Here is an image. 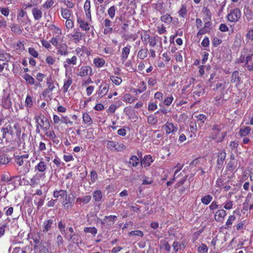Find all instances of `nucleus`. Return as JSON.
Masks as SVG:
<instances>
[{
  "label": "nucleus",
  "mask_w": 253,
  "mask_h": 253,
  "mask_svg": "<svg viewBox=\"0 0 253 253\" xmlns=\"http://www.w3.org/2000/svg\"><path fill=\"white\" fill-rule=\"evenodd\" d=\"M78 61L77 57L75 55L73 56L71 58H67L66 59L65 61L63 62V66L66 69V71L71 66H75L77 65Z\"/></svg>",
  "instance_id": "nucleus-10"
},
{
  "label": "nucleus",
  "mask_w": 253,
  "mask_h": 253,
  "mask_svg": "<svg viewBox=\"0 0 253 253\" xmlns=\"http://www.w3.org/2000/svg\"><path fill=\"white\" fill-rule=\"evenodd\" d=\"M148 54V50L147 49H141L137 53V57L141 59L145 58Z\"/></svg>",
  "instance_id": "nucleus-38"
},
{
  "label": "nucleus",
  "mask_w": 253,
  "mask_h": 253,
  "mask_svg": "<svg viewBox=\"0 0 253 253\" xmlns=\"http://www.w3.org/2000/svg\"><path fill=\"white\" fill-rule=\"evenodd\" d=\"M109 88L106 84H101L99 87L98 95L102 97L105 95L108 91Z\"/></svg>",
  "instance_id": "nucleus-26"
},
{
  "label": "nucleus",
  "mask_w": 253,
  "mask_h": 253,
  "mask_svg": "<svg viewBox=\"0 0 253 253\" xmlns=\"http://www.w3.org/2000/svg\"><path fill=\"white\" fill-rule=\"evenodd\" d=\"M137 38L136 34H128L125 36V39L128 41H134Z\"/></svg>",
  "instance_id": "nucleus-50"
},
{
  "label": "nucleus",
  "mask_w": 253,
  "mask_h": 253,
  "mask_svg": "<svg viewBox=\"0 0 253 253\" xmlns=\"http://www.w3.org/2000/svg\"><path fill=\"white\" fill-rule=\"evenodd\" d=\"M236 217L234 214L230 215L225 223V226H227V228L230 227L232 224H233V222L235 220Z\"/></svg>",
  "instance_id": "nucleus-44"
},
{
  "label": "nucleus",
  "mask_w": 253,
  "mask_h": 253,
  "mask_svg": "<svg viewBox=\"0 0 253 253\" xmlns=\"http://www.w3.org/2000/svg\"><path fill=\"white\" fill-rule=\"evenodd\" d=\"M124 101L127 102L129 103H132L134 102V99L131 96L130 94L127 93L124 95Z\"/></svg>",
  "instance_id": "nucleus-48"
},
{
  "label": "nucleus",
  "mask_w": 253,
  "mask_h": 253,
  "mask_svg": "<svg viewBox=\"0 0 253 253\" xmlns=\"http://www.w3.org/2000/svg\"><path fill=\"white\" fill-rule=\"evenodd\" d=\"M163 128L165 130L166 133L168 135L170 133H175L178 129L177 126L170 122H167L163 126Z\"/></svg>",
  "instance_id": "nucleus-9"
},
{
  "label": "nucleus",
  "mask_w": 253,
  "mask_h": 253,
  "mask_svg": "<svg viewBox=\"0 0 253 253\" xmlns=\"http://www.w3.org/2000/svg\"><path fill=\"white\" fill-rule=\"evenodd\" d=\"M63 239L61 235H59L57 236L56 244L58 248H61L63 244Z\"/></svg>",
  "instance_id": "nucleus-51"
},
{
  "label": "nucleus",
  "mask_w": 253,
  "mask_h": 253,
  "mask_svg": "<svg viewBox=\"0 0 253 253\" xmlns=\"http://www.w3.org/2000/svg\"><path fill=\"white\" fill-rule=\"evenodd\" d=\"M28 51L29 54L35 58H37L39 56L38 52L35 48L33 47H29L28 49Z\"/></svg>",
  "instance_id": "nucleus-56"
},
{
  "label": "nucleus",
  "mask_w": 253,
  "mask_h": 253,
  "mask_svg": "<svg viewBox=\"0 0 253 253\" xmlns=\"http://www.w3.org/2000/svg\"><path fill=\"white\" fill-rule=\"evenodd\" d=\"M37 121L40 127L45 130L49 129L50 124L48 119L44 116H39L37 119Z\"/></svg>",
  "instance_id": "nucleus-5"
},
{
  "label": "nucleus",
  "mask_w": 253,
  "mask_h": 253,
  "mask_svg": "<svg viewBox=\"0 0 253 253\" xmlns=\"http://www.w3.org/2000/svg\"><path fill=\"white\" fill-rule=\"evenodd\" d=\"M65 19H66V21L65 22L66 27L67 29H72L73 28L74 24L73 21L70 19V17H64Z\"/></svg>",
  "instance_id": "nucleus-45"
},
{
  "label": "nucleus",
  "mask_w": 253,
  "mask_h": 253,
  "mask_svg": "<svg viewBox=\"0 0 253 253\" xmlns=\"http://www.w3.org/2000/svg\"><path fill=\"white\" fill-rule=\"evenodd\" d=\"M52 95V91L50 90H48L47 88L45 89L44 91L42 92V96L44 97L51 98Z\"/></svg>",
  "instance_id": "nucleus-60"
},
{
  "label": "nucleus",
  "mask_w": 253,
  "mask_h": 253,
  "mask_svg": "<svg viewBox=\"0 0 253 253\" xmlns=\"http://www.w3.org/2000/svg\"><path fill=\"white\" fill-rule=\"evenodd\" d=\"M53 223V221L51 219L45 220L43 221L42 225V232L46 233L50 230L52 225Z\"/></svg>",
  "instance_id": "nucleus-16"
},
{
  "label": "nucleus",
  "mask_w": 253,
  "mask_h": 253,
  "mask_svg": "<svg viewBox=\"0 0 253 253\" xmlns=\"http://www.w3.org/2000/svg\"><path fill=\"white\" fill-rule=\"evenodd\" d=\"M253 58V54L251 55L248 56L246 57V67L250 71H253V63H252V59Z\"/></svg>",
  "instance_id": "nucleus-24"
},
{
  "label": "nucleus",
  "mask_w": 253,
  "mask_h": 253,
  "mask_svg": "<svg viewBox=\"0 0 253 253\" xmlns=\"http://www.w3.org/2000/svg\"><path fill=\"white\" fill-rule=\"evenodd\" d=\"M212 197L210 195L205 196L201 198V202L205 205H209L212 201Z\"/></svg>",
  "instance_id": "nucleus-41"
},
{
  "label": "nucleus",
  "mask_w": 253,
  "mask_h": 253,
  "mask_svg": "<svg viewBox=\"0 0 253 253\" xmlns=\"http://www.w3.org/2000/svg\"><path fill=\"white\" fill-rule=\"evenodd\" d=\"M85 233H90L94 236L97 233V229L94 227H86L84 229Z\"/></svg>",
  "instance_id": "nucleus-40"
},
{
  "label": "nucleus",
  "mask_w": 253,
  "mask_h": 253,
  "mask_svg": "<svg viewBox=\"0 0 253 253\" xmlns=\"http://www.w3.org/2000/svg\"><path fill=\"white\" fill-rule=\"evenodd\" d=\"M45 135L52 139H54L56 138V135L54 131L52 130H47L45 132ZM53 142H55V140H53Z\"/></svg>",
  "instance_id": "nucleus-52"
},
{
  "label": "nucleus",
  "mask_w": 253,
  "mask_h": 253,
  "mask_svg": "<svg viewBox=\"0 0 253 253\" xmlns=\"http://www.w3.org/2000/svg\"><path fill=\"white\" fill-rule=\"evenodd\" d=\"M65 76L66 78L64 80L63 86L62 89L64 92L66 93L68 91V89L73 83V80L72 78L68 75L67 71L65 73Z\"/></svg>",
  "instance_id": "nucleus-12"
},
{
  "label": "nucleus",
  "mask_w": 253,
  "mask_h": 253,
  "mask_svg": "<svg viewBox=\"0 0 253 253\" xmlns=\"http://www.w3.org/2000/svg\"><path fill=\"white\" fill-rule=\"evenodd\" d=\"M139 163V160L136 156H132L129 159V164L133 167H136Z\"/></svg>",
  "instance_id": "nucleus-43"
},
{
  "label": "nucleus",
  "mask_w": 253,
  "mask_h": 253,
  "mask_svg": "<svg viewBox=\"0 0 253 253\" xmlns=\"http://www.w3.org/2000/svg\"><path fill=\"white\" fill-rule=\"evenodd\" d=\"M251 128L250 126H242L239 130V134L241 137H245L250 133Z\"/></svg>",
  "instance_id": "nucleus-25"
},
{
  "label": "nucleus",
  "mask_w": 253,
  "mask_h": 253,
  "mask_svg": "<svg viewBox=\"0 0 253 253\" xmlns=\"http://www.w3.org/2000/svg\"><path fill=\"white\" fill-rule=\"evenodd\" d=\"M47 168V166L43 158L41 159L40 162L35 167V170L41 172V173H44Z\"/></svg>",
  "instance_id": "nucleus-15"
},
{
  "label": "nucleus",
  "mask_w": 253,
  "mask_h": 253,
  "mask_svg": "<svg viewBox=\"0 0 253 253\" xmlns=\"http://www.w3.org/2000/svg\"><path fill=\"white\" fill-rule=\"evenodd\" d=\"M106 147L111 151L117 152L122 151L126 148V147L124 145V144L110 140L107 141Z\"/></svg>",
  "instance_id": "nucleus-3"
},
{
  "label": "nucleus",
  "mask_w": 253,
  "mask_h": 253,
  "mask_svg": "<svg viewBox=\"0 0 253 253\" xmlns=\"http://www.w3.org/2000/svg\"><path fill=\"white\" fill-rule=\"evenodd\" d=\"M222 206L224 210H231L233 208V201L230 200H226L224 203L221 206V207Z\"/></svg>",
  "instance_id": "nucleus-31"
},
{
  "label": "nucleus",
  "mask_w": 253,
  "mask_h": 253,
  "mask_svg": "<svg viewBox=\"0 0 253 253\" xmlns=\"http://www.w3.org/2000/svg\"><path fill=\"white\" fill-rule=\"evenodd\" d=\"M161 20L166 23L172 22L174 25L178 23V19L176 17H161Z\"/></svg>",
  "instance_id": "nucleus-32"
},
{
  "label": "nucleus",
  "mask_w": 253,
  "mask_h": 253,
  "mask_svg": "<svg viewBox=\"0 0 253 253\" xmlns=\"http://www.w3.org/2000/svg\"><path fill=\"white\" fill-rule=\"evenodd\" d=\"M247 38L248 42H251L253 44V29L248 31V33L247 34Z\"/></svg>",
  "instance_id": "nucleus-64"
},
{
  "label": "nucleus",
  "mask_w": 253,
  "mask_h": 253,
  "mask_svg": "<svg viewBox=\"0 0 253 253\" xmlns=\"http://www.w3.org/2000/svg\"><path fill=\"white\" fill-rule=\"evenodd\" d=\"M2 105L5 108H9L11 106L10 98L8 96L4 97L2 99Z\"/></svg>",
  "instance_id": "nucleus-30"
},
{
  "label": "nucleus",
  "mask_w": 253,
  "mask_h": 253,
  "mask_svg": "<svg viewBox=\"0 0 253 253\" xmlns=\"http://www.w3.org/2000/svg\"><path fill=\"white\" fill-rule=\"evenodd\" d=\"M62 204L65 209H69L73 207V203L70 201V197H68L67 200L62 201Z\"/></svg>",
  "instance_id": "nucleus-37"
},
{
  "label": "nucleus",
  "mask_w": 253,
  "mask_h": 253,
  "mask_svg": "<svg viewBox=\"0 0 253 253\" xmlns=\"http://www.w3.org/2000/svg\"><path fill=\"white\" fill-rule=\"evenodd\" d=\"M155 113L150 115L147 118V122L149 125H155L158 123V119L155 117Z\"/></svg>",
  "instance_id": "nucleus-34"
},
{
  "label": "nucleus",
  "mask_w": 253,
  "mask_h": 253,
  "mask_svg": "<svg viewBox=\"0 0 253 253\" xmlns=\"http://www.w3.org/2000/svg\"><path fill=\"white\" fill-rule=\"evenodd\" d=\"M45 177L44 173H36L30 179V185L34 187L40 184L41 179H44Z\"/></svg>",
  "instance_id": "nucleus-7"
},
{
  "label": "nucleus",
  "mask_w": 253,
  "mask_h": 253,
  "mask_svg": "<svg viewBox=\"0 0 253 253\" xmlns=\"http://www.w3.org/2000/svg\"><path fill=\"white\" fill-rule=\"evenodd\" d=\"M207 18V19L206 18L205 19V21L206 22L204 24V27H203V28L205 30H207L209 32H210L211 29V23L210 22V20H211L210 17H208Z\"/></svg>",
  "instance_id": "nucleus-47"
},
{
  "label": "nucleus",
  "mask_w": 253,
  "mask_h": 253,
  "mask_svg": "<svg viewBox=\"0 0 253 253\" xmlns=\"http://www.w3.org/2000/svg\"><path fill=\"white\" fill-rule=\"evenodd\" d=\"M173 99H174L173 97L172 96H170L164 99L163 103L165 105L169 106L171 104Z\"/></svg>",
  "instance_id": "nucleus-54"
},
{
  "label": "nucleus",
  "mask_w": 253,
  "mask_h": 253,
  "mask_svg": "<svg viewBox=\"0 0 253 253\" xmlns=\"http://www.w3.org/2000/svg\"><path fill=\"white\" fill-rule=\"evenodd\" d=\"M91 200V196L89 195H86L82 197H80L77 198L76 203L81 206H83L88 204Z\"/></svg>",
  "instance_id": "nucleus-14"
},
{
  "label": "nucleus",
  "mask_w": 253,
  "mask_h": 253,
  "mask_svg": "<svg viewBox=\"0 0 253 253\" xmlns=\"http://www.w3.org/2000/svg\"><path fill=\"white\" fill-rule=\"evenodd\" d=\"M92 197L95 202H100L102 198V193L101 190H97L93 192Z\"/></svg>",
  "instance_id": "nucleus-29"
},
{
  "label": "nucleus",
  "mask_w": 253,
  "mask_h": 253,
  "mask_svg": "<svg viewBox=\"0 0 253 253\" xmlns=\"http://www.w3.org/2000/svg\"><path fill=\"white\" fill-rule=\"evenodd\" d=\"M153 162L152 157L150 155L145 156L141 162V164L144 167H148L150 166Z\"/></svg>",
  "instance_id": "nucleus-22"
},
{
  "label": "nucleus",
  "mask_w": 253,
  "mask_h": 253,
  "mask_svg": "<svg viewBox=\"0 0 253 253\" xmlns=\"http://www.w3.org/2000/svg\"><path fill=\"white\" fill-rule=\"evenodd\" d=\"M54 1L53 0H47L43 4V7L48 9L50 8L54 4Z\"/></svg>",
  "instance_id": "nucleus-62"
},
{
  "label": "nucleus",
  "mask_w": 253,
  "mask_h": 253,
  "mask_svg": "<svg viewBox=\"0 0 253 253\" xmlns=\"http://www.w3.org/2000/svg\"><path fill=\"white\" fill-rule=\"evenodd\" d=\"M53 196L56 199H60L62 201L67 200L68 198L67 192L64 190H55L53 192Z\"/></svg>",
  "instance_id": "nucleus-11"
},
{
  "label": "nucleus",
  "mask_w": 253,
  "mask_h": 253,
  "mask_svg": "<svg viewBox=\"0 0 253 253\" xmlns=\"http://www.w3.org/2000/svg\"><path fill=\"white\" fill-rule=\"evenodd\" d=\"M46 85H47V88L48 90H50L51 91H53V89L55 88V86L54 84V83L52 81L51 79H47L46 81Z\"/></svg>",
  "instance_id": "nucleus-49"
},
{
  "label": "nucleus",
  "mask_w": 253,
  "mask_h": 253,
  "mask_svg": "<svg viewBox=\"0 0 253 253\" xmlns=\"http://www.w3.org/2000/svg\"><path fill=\"white\" fill-rule=\"evenodd\" d=\"M110 79L111 81L116 85H119L122 83V79L115 76H110Z\"/></svg>",
  "instance_id": "nucleus-42"
},
{
  "label": "nucleus",
  "mask_w": 253,
  "mask_h": 253,
  "mask_svg": "<svg viewBox=\"0 0 253 253\" xmlns=\"http://www.w3.org/2000/svg\"><path fill=\"white\" fill-rule=\"evenodd\" d=\"M197 251L199 253H207L208 248L206 245L202 244L201 246L198 247Z\"/></svg>",
  "instance_id": "nucleus-46"
},
{
  "label": "nucleus",
  "mask_w": 253,
  "mask_h": 253,
  "mask_svg": "<svg viewBox=\"0 0 253 253\" xmlns=\"http://www.w3.org/2000/svg\"><path fill=\"white\" fill-rule=\"evenodd\" d=\"M46 63L49 65H53L55 62V59L51 56H48L45 58Z\"/></svg>",
  "instance_id": "nucleus-61"
},
{
  "label": "nucleus",
  "mask_w": 253,
  "mask_h": 253,
  "mask_svg": "<svg viewBox=\"0 0 253 253\" xmlns=\"http://www.w3.org/2000/svg\"><path fill=\"white\" fill-rule=\"evenodd\" d=\"M9 162L8 159L5 155L2 154L0 156V165L7 164Z\"/></svg>",
  "instance_id": "nucleus-57"
},
{
  "label": "nucleus",
  "mask_w": 253,
  "mask_h": 253,
  "mask_svg": "<svg viewBox=\"0 0 253 253\" xmlns=\"http://www.w3.org/2000/svg\"><path fill=\"white\" fill-rule=\"evenodd\" d=\"M131 46L129 45H127V46L124 47L122 49V56H121V59L123 60V61H125L130 52Z\"/></svg>",
  "instance_id": "nucleus-23"
},
{
  "label": "nucleus",
  "mask_w": 253,
  "mask_h": 253,
  "mask_svg": "<svg viewBox=\"0 0 253 253\" xmlns=\"http://www.w3.org/2000/svg\"><path fill=\"white\" fill-rule=\"evenodd\" d=\"M25 104H26V106L27 107H31L33 105V101H32V97L29 96V95H28L26 97V101H25Z\"/></svg>",
  "instance_id": "nucleus-63"
},
{
  "label": "nucleus",
  "mask_w": 253,
  "mask_h": 253,
  "mask_svg": "<svg viewBox=\"0 0 253 253\" xmlns=\"http://www.w3.org/2000/svg\"><path fill=\"white\" fill-rule=\"evenodd\" d=\"M72 39V41L75 43H77L82 39L83 34L80 31L79 29L74 30L73 34L67 36Z\"/></svg>",
  "instance_id": "nucleus-6"
},
{
  "label": "nucleus",
  "mask_w": 253,
  "mask_h": 253,
  "mask_svg": "<svg viewBox=\"0 0 253 253\" xmlns=\"http://www.w3.org/2000/svg\"><path fill=\"white\" fill-rule=\"evenodd\" d=\"M29 157V155L25 154L21 156H16L15 158V163L19 166H22L24 163V160H26Z\"/></svg>",
  "instance_id": "nucleus-21"
},
{
  "label": "nucleus",
  "mask_w": 253,
  "mask_h": 253,
  "mask_svg": "<svg viewBox=\"0 0 253 253\" xmlns=\"http://www.w3.org/2000/svg\"><path fill=\"white\" fill-rule=\"evenodd\" d=\"M226 153L224 151L221 152L218 155V159L217 160V165L219 167L223 164V161L226 157Z\"/></svg>",
  "instance_id": "nucleus-33"
},
{
  "label": "nucleus",
  "mask_w": 253,
  "mask_h": 253,
  "mask_svg": "<svg viewBox=\"0 0 253 253\" xmlns=\"http://www.w3.org/2000/svg\"><path fill=\"white\" fill-rule=\"evenodd\" d=\"M75 51L76 54L79 57L83 56L84 53L90 54V52L84 46L78 47L75 49Z\"/></svg>",
  "instance_id": "nucleus-20"
},
{
  "label": "nucleus",
  "mask_w": 253,
  "mask_h": 253,
  "mask_svg": "<svg viewBox=\"0 0 253 253\" xmlns=\"http://www.w3.org/2000/svg\"><path fill=\"white\" fill-rule=\"evenodd\" d=\"M227 215V212L223 209L217 210L214 214V220L218 222H223L225 217Z\"/></svg>",
  "instance_id": "nucleus-8"
},
{
  "label": "nucleus",
  "mask_w": 253,
  "mask_h": 253,
  "mask_svg": "<svg viewBox=\"0 0 253 253\" xmlns=\"http://www.w3.org/2000/svg\"><path fill=\"white\" fill-rule=\"evenodd\" d=\"M50 30L51 31L54 36L59 37L61 34V30L59 28L54 25H51L49 27Z\"/></svg>",
  "instance_id": "nucleus-27"
},
{
  "label": "nucleus",
  "mask_w": 253,
  "mask_h": 253,
  "mask_svg": "<svg viewBox=\"0 0 253 253\" xmlns=\"http://www.w3.org/2000/svg\"><path fill=\"white\" fill-rule=\"evenodd\" d=\"M83 121L85 124L90 125L92 123V120L89 114L87 113H84L83 115Z\"/></svg>",
  "instance_id": "nucleus-35"
},
{
  "label": "nucleus",
  "mask_w": 253,
  "mask_h": 253,
  "mask_svg": "<svg viewBox=\"0 0 253 253\" xmlns=\"http://www.w3.org/2000/svg\"><path fill=\"white\" fill-rule=\"evenodd\" d=\"M138 88H139V93H141L142 92L144 91L147 88L146 83L144 82H140V83L139 84L138 86Z\"/></svg>",
  "instance_id": "nucleus-53"
},
{
  "label": "nucleus",
  "mask_w": 253,
  "mask_h": 253,
  "mask_svg": "<svg viewBox=\"0 0 253 253\" xmlns=\"http://www.w3.org/2000/svg\"><path fill=\"white\" fill-rule=\"evenodd\" d=\"M186 245L187 243L185 241H182L180 244L174 241L172 244V247L175 252L177 253L179 250L185 248Z\"/></svg>",
  "instance_id": "nucleus-19"
},
{
  "label": "nucleus",
  "mask_w": 253,
  "mask_h": 253,
  "mask_svg": "<svg viewBox=\"0 0 253 253\" xmlns=\"http://www.w3.org/2000/svg\"><path fill=\"white\" fill-rule=\"evenodd\" d=\"M231 82L233 83H239L240 82V78L239 77V73L238 71H234L231 77Z\"/></svg>",
  "instance_id": "nucleus-39"
},
{
  "label": "nucleus",
  "mask_w": 253,
  "mask_h": 253,
  "mask_svg": "<svg viewBox=\"0 0 253 253\" xmlns=\"http://www.w3.org/2000/svg\"><path fill=\"white\" fill-rule=\"evenodd\" d=\"M2 132V137L3 138H10L13 133V128L10 125H8L1 129Z\"/></svg>",
  "instance_id": "nucleus-13"
},
{
  "label": "nucleus",
  "mask_w": 253,
  "mask_h": 253,
  "mask_svg": "<svg viewBox=\"0 0 253 253\" xmlns=\"http://www.w3.org/2000/svg\"><path fill=\"white\" fill-rule=\"evenodd\" d=\"M58 227L62 234L65 233V224L60 221L58 224Z\"/></svg>",
  "instance_id": "nucleus-59"
},
{
  "label": "nucleus",
  "mask_w": 253,
  "mask_h": 253,
  "mask_svg": "<svg viewBox=\"0 0 253 253\" xmlns=\"http://www.w3.org/2000/svg\"><path fill=\"white\" fill-rule=\"evenodd\" d=\"M93 63L96 68H102L105 64V60L101 57H96L93 60Z\"/></svg>",
  "instance_id": "nucleus-18"
},
{
  "label": "nucleus",
  "mask_w": 253,
  "mask_h": 253,
  "mask_svg": "<svg viewBox=\"0 0 253 253\" xmlns=\"http://www.w3.org/2000/svg\"><path fill=\"white\" fill-rule=\"evenodd\" d=\"M23 78L25 79L27 84L33 85L35 84V79L33 77L28 74H25Z\"/></svg>",
  "instance_id": "nucleus-36"
},
{
  "label": "nucleus",
  "mask_w": 253,
  "mask_h": 253,
  "mask_svg": "<svg viewBox=\"0 0 253 253\" xmlns=\"http://www.w3.org/2000/svg\"><path fill=\"white\" fill-rule=\"evenodd\" d=\"M71 242L78 245L81 242L80 235L78 234H74V237Z\"/></svg>",
  "instance_id": "nucleus-58"
},
{
  "label": "nucleus",
  "mask_w": 253,
  "mask_h": 253,
  "mask_svg": "<svg viewBox=\"0 0 253 253\" xmlns=\"http://www.w3.org/2000/svg\"><path fill=\"white\" fill-rule=\"evenodd\" d=\"M57 52L62 56H67L69 53L67 46L66 44H61L57 47Z\"/></svg>",
  "instance_id": "nucleus-17"
},
{
  "label": "nucleus",
  "mask_w": 253,
  "mask_h": 253,
  "mask_svg": "<svg viewBox=\"0 0 253 253\" xmlns=\"http://www.w3.org/2000/svg\"><path fill=\"white\" fill-rule=\"evenodd\" d=\"M76 75L81 77H91L93 75L92 69L88 65L82 66L77 68Z\"/></svg>",
  "instance_id": "nucleus-2"
},
{
  "label": "nucleus",
  "mask_w": 253,
  "mask_h": 253,
  "mask_svg": "<svg viewBox=\"0 0 253 253\" xmlns=\"http://www.w3.org/2000/svg\"><path fill=\"white\" fill-rule=\"evenodd\" d=\"M161 243L163 244L162 248L164 249L167 252H169L170 251L171 247L170 245L168 243V242L165 240L161 241Z\"/></svg>",
  "instance_id": "nucleus-55"
},
{
  "label": "nucleus",
  "mask_w": 253,
  "mask_h": 253,
  "mask_svg": "<svg viewBox=\"0 0 253 253\" xmlns=\"http://www.w3.org/2000/svg\"><path fill=\"white\" fill-rule=\"evenodd\" d=\"M11 58L10 54L4 52V51L0 50V60L1 61L8 62Z\"/></svg>",
  "instance_id": "nucleus-28"
},
{
  "label": "nucleus",
  "mask_w": 253,
  "mask_h": 253,
  "mask_svg": "<svg viewBox=\"0 0 253 253\" xmlns=\"http://www.w3.org/2000/svg\"><path fill=\"white\" fill-rule=\"evenodd\" d=\"M91 17H87L86 19L84 17H79L78 18V22L80 25V27L83 30L88 32L92 28L88 21L91 20Z\"/></svg>",
  "instance_id": "nucleus-4"
},
{
  "label": "nucleus",
  "mask_w": 253,
  "mask_h": 253,
  "mask_svg": "<svg viewBox=\"0 0 253 253\" xmlns=\"http://www.w3.org/2000/svg\"><path fill=\"white\" fill-rule=\"evenodd\" d=\"M223 125H214L212 128V138L217 142H221L227 135L226 131L220 132L223 129Z\"/></svg>",
  "instance_id": "nucleus-1"
}]
</instances>
